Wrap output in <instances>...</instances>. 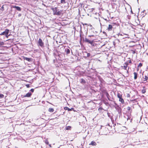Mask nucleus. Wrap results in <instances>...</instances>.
Segmentation results:
<instances>
[{"label":"nucleus","mask_w":148,"mask_h":148,"mask_svg":"<svg viewBox=\"0 0 148 148\" xmlns=\"http://www.w3.org/2000/svg\"><path fill=\"white\" fill-rule=\"evenodd\" d=\"M51 9L53 11L54 15L60 16L62 14L63 11L61 10H59L57 7L52 8Z\"/></svg>","instance_id":"1"},{"label":"nucleus","mask_w":148,"mask_h":148,"mask_svg":"<svg viewBox=\"0 0 148 148\" xmlns=\"http://www.w3.org/2000/svg\"><path fill=\"white\" fill-rule=\"evenodd\" d=\"M9 30L8 29H6L5 31L0 34V36L4 35L7 38H8V37L10 35L9 34Z\"/></svg>","instance_id":"2"},{"label":"nucleus","mask_w":148,"mask_h":148,"mask_svg":"<svg viewBox=\"0 0 148 148\" xmlns=\"http://www.w3.org/2000/svg\"><path fill=\"white\" fill-rule=\"evenodd\" d=\"M114 104L115 105H114V106L116 110L119 113L121 111V108L118 106V105L115 102H114Z\"/></svg>","instance_id":"3"},{"label":"nucleus","mask_w":148,"mask_h":148,"mask_svg":"<svg viewBox=\"0 0 148 148\" xmlns=\"http://www.w3.org/2000/svg\"><path fill=\"white\" fill-rule=\"evenodd\" d=\"M38 43V45L41 47H44V42H43L41 38H40L39 39Z\"/></svg>","instance_id":"4"},{"label":"nucleus","mask_w":148,"mask_h":148,"mask_svg":"<svg viewBox=\"0 0 148 148\" xmlns=\"http://www.w3.org/2000/svg\"><path fill=\"white\" fill-rule=\"evenodd\" d=\"M84 41L85 42H88L91 45H92L93 42V41L90 40L86 38H85Z\"/></svg>","instance_id":"5"},{"label":"nucleus","mask_w":148,"mask_h":148,"mask_svg":"<svg viewBox=\"0 0 148 148\" xmlns=\"http://www.w3.org/2000/svg\"><path fill=\"white\" fill-rule=\"evenodd\" d=\"M32 95V93L30 92H29L27 94H26L25 95H24L23 96V97H31V95Z\"/></svg>","instance_id":"6"},{"label":"nucleus","mask_w":148,"mask_h":148,"mask_svg":"<svg viewBox=\"0 0 148 148\" xmlns=\"http://www.w3.org/2000/svg\"><path fill=\"white\" fill-rule=\"evenodd\" d=\"M113 26L112 25L109 24L108 25V27L107 29V30H108L109 31H111L112 30V29L113 28Z\"/></svg>","instance_id":"7"},{"label":"nucleus","mask_w":148,"mask_h":148,"mask_svg":"<svg viewBox=\"0 0 148 148\" xmlns=\"http://www.w3.org/2000/svg\"><path fill=\"white\" fill-rule=\"evenodd\" d=\"M103 93L105 94L106 97L108 99H109L110 96L107 91H106V90H104Z\"/></svg>","instance_id":"8"},{"label":"nucleus","mask_w":148,"mask_h":148,"mask_svg":"<svg viewBox=\"0 0 148 148\" xmlns=\"http://www.w3.org/2000/svg\"><path fill=\"white\" fill-rule=\"evenodd\" d=\"M69 48H66L65 49V52H66V54H68L70 53V50L69 48Z\"/></svg>","instance_id":"9"},{"label":"nucleus","mask_w":148,"mask_h":148,"mask_svg":"<svg viewBox=\"0 0 148 148\" xmlns=\"http://www.w3.org/2000/svg\"><path fill=\"white\" fill-rule=\"evenodd\" d=\"M13 7L14 8H15L18 11H21V8L19 7L16 6H13Z\"/></svg>","instance_id":"10"},{"label":"nucleus","mask_w":148,"mask_h":148,"mask_svg":"<svg viewBox=\"0 0 148 148\" xmlns=\"http://www.w3.org/2000/svg\"><path fill=\"white\" fill-rule=\"evenodd\" d=\"M134 79L135 80L137 78L138 76V73H137L134 72Z\"/></svg>","instance_id":"11"},{"label":"nucleus","mask_w":148,"mask_h":148,"mask_svg":"<svg viewBox=\"0 0 148 148\" xmlns=\"http://www.w3.org/2000/svg\"><path fill=\"white\" fill-rule=\"evenodd\" d=\"M128 65V64L127 62H125L124 63V65L123 66L124 69L125 70L127 69V67Z\"/></svg>","instance_id":"12"},{"label":"nucleus","mask_w":148,"mask_h":148,"mask_svg":"<svg viewBox=\"0 0 148 148\" xmlns=\"http://www.w3.org/2000/svg\"><path fill=\"white\" fill-rule=\"evenodd\" d=\"M90 145H91L93 146H95L97 145L96 143L94 141H92L91 143L90 144Z\"/></svg>","instance_id":"13"},{"label":"nucleus","mask_w":148,"mask_h":148,"mask_svg":"<svg viewBox=\"0 0 148 148\" xmlns=\"http://www.w3.org/2000/svg\"><path fill=\"white\" fill-rule=\"evenodd\" d=\"M119 101L122 104L124 103V100L122 98L119 99Z\"/></svg>","instance_id":"14"},{"label":"nucleus","mask_w":148,"mask_h":148,"mask_svg":"<svg viewBox=\"0 0 148 148\" xmlns=\"http://www.w3.org/2000/svg\"><path fill=\"white\" fill-rule=\"evenodd\" d=\"M48 111L49 112H52L54 111V110L53 108H49Z\"/></svg>","instance_id":"15"},{"label":"nucleus","mask_w":148,"mask_h":148,"mask_svg":"<svg viewBox=\"0 0 148 148\" xmlns=\"http://www.w3.org/2000/svg\"><path fill=\"white\" fill-rule=\"evenodd\" d=\"M146 91V90L145 89V87H143V89L142 90L141 92L142 93L144 94L145 93Z\"/></svg>","instance_id":"16"},{"label":"nucleus","mask_w":148,"mask_h":148,"mask_svg":"<svg viewBox=\"0 0 148 148\" xmlns=\"http://www.w3.org/2000/svg\"><path fill=\"white\" fill-rule=\"evenodd\" d=\"M117 97L119 99L122 98V95L119 93H118L117 94Z\"/></svg>","instance_id":"17"},{"label":"nucleus","mask_w":148,"mask_h":148,"mask_svg":"<svg viewBox=\"0 0 148 148\" xmlns=\"http://www.w3.org/2000/svg\"><path fill=\"white\" fill-rule=\"evenodd\" d=\"M148 79V77L146 75L145 76V77L143 78V81H145Z\"/></svg>","instance_id":"18"},{"label":"nucleus","mask_w":148,"mask_h":148,"mask_svg":"<svg viewBox=\"0 0 148 148\" xmlns=\"http://www.w3.org/2000/svg\"><path fill=\"white\" fill-rule=\"evenodd\" d=\"M64 109L66 110H67L69 111H70L72 109H73V108H71V109H70L67 107H65L64 108Z\"/></svg>","instance_id":"19"},{"label":"nucleus","mask_w":148,"mask_h":148,"mask_svg":"<svg viewBox=\"0 0 148 148\" xmlns=\"http://www.w3.org/2000/svg\"><path fill=\"white\" fill-rule=\"evenodd\" d=\"M124 35H125L127 36H128V35L127 34H125L124 33H122V34H120L119 33L118 34V36H123Z\"/></svg>","instance_id":"20"},{"label":"nucleus","mask_w":148,"mask_h":148,"mask_svg":"<svg viewBox=\"0 0 148 148\" xmlns=\"http://www.w3.org/2000/svg\"><path fill=\"white\" fill-rule=\"evenodd\" d=\"M135 51L136 50L135 49V50H130L131 52L133 54H134L135 53Z\"/></svg>","instance_id":"21"},{"label":"nucleus","mask_w":148,"mask_h":148,"mask_svg":"<svg viewBox=\"0 0 148 148\" xmlns=\"http://www.w3.org/2000/svg\"><path fill=\"white\" fill-rule=\"evenodd\" d=\"M60 2L62 3H66L65 0H61Z\"/></svg>","instance_id":"22"},{"label":"nucleus","mask_w":148,"mask_h":148,"mask_svg":"<svg viewBox=\"0 0 148 148\" xmlns=\"http://www.w3.org/2000/svg\"><path fill=\"white\" fill-rule=\"evenodd\" d=\"M4 43L2 41H0V45L1 46L3 45H4Z\"/></svg>","instance_id":"23"},{"label":"nucleus","mask_w":148,"mask_h":148,"mask_svg":"<svg viewBox=\"0 0 148 148\" xmlns=\"http://www.w3.org/2000/svg\"><path fill=\"white\" fill-rule=\"evenodd\" d=\"M142 66V64L141 63H140L138 66V67H141Z\"/></svg>","instance_id":"24"},{"label":"nucleus","mask_w":148,"mask_h":148,"mask_svg":"<svg viewBox=\"0 0 148 148\" xmlns=\"http://www.w3.org/2000/svg\"><path fill=\"white\" fill-rule=\"evenodd\" d=\"M145 10H143L142 12H141V14H142V15H143V16H145V14H144V12H145Z\"/></svg>","instance_id":"25"},{"label":"nucleus","mask_w":148,"mask_h":148,"mask_svg":"<svg viewBox=\"0 0 148 148\" xmlns=\"http://www.w3.org/2000/svg\"><path fill=\"white\" fill-rule=\"evenodd\" d=\"M45 143L47 144V145H48L49 144V142H48V140L47 139L46 140H45Z\"/></svg>","instance_id":"26"},{"label":"nucleus","mask_w":148,"mask_h":148,"mask_svg":"<svg viewBox=\"0 0 148 148\" xmlns=\"http://www.w3.org/2000/svg\"><path fill=\"white\" fill-rule=\"evenodd\" d=\"M85 82V80L84 79H81V82Z\"/></svg>","instance_id":"27"},{"label":"nucleus","mask_w":148,"mask_h":148,"mask_svg":"<svg viewBox=\"0 0 148 148\" xmlns=\"http://www.w3.org/2000/svg\"><path fill=\"white\" fill-rule=\"evenodd\" d=\"M0 9L2 11H3L4 10V7L2 6L0 8Z\"/></svg>","instance_id":"28"},{"label":"nucleus","mask_w":148,"mask_h":148,"mask_svg":"<svg viewBox=\"0 0 148 148\" xmlns=\"http://www.w3.org/2000/svg\"><path fill=\"white\" fill-rule=\"evenodd\" d=\"M130 115H128L127 117V120L130 119Z\"/></svg>","instance_id":"29"},{"label":"nucleus","mask_w":148,"mask_h":148,"mask_svg":"<svg viewBox=\"0 0 148 148\" xmlns=\"http://www.w3.org/2000/svg\"><path fill=\"white\" fill-rule=\"evenodd\" d=\"M25 60L28 61H29L30 60V59L29 58H25Z\"/></svg>","instance_id":"30"},{"label":"nucleus","mask_w":148,"mask_h":148,"mask_svg":"<svg viewBox=\"0 0 148 148\" xmlns=\"http://www.w3.org/2000/svg\"><path fill=\"white\" fill-rule=\"evenodd\" d=\"M4 97V96L3 94H0V98H3Z\"/></svg>","instance_id":"31"},{"label":"nucleus","mask_w":148,"mask_h":148,"mask_svg":"<svg viewBox=\"0 0 148 148\" xmlns=\"http://www.w3.org/2000/svg\"><path fill=\"white\" fill-rule=\"evenodd\" d=\"M80 36L81 38L82 37V31L81 30L80 32Z\"/></svg>","instance_id":"32"},{"label":"nucleus","mask_w":148,"mask_h":148,"mask_svg":"<svg viewBox=\"0 0 148 148\" xmlns=\"http://www.w3.org/2000/svg\"><path fill=\"white\" fill-rule=\"evenodd\" d=\"M128 115L127 114H125L124 116V117L127 119V117Z\"/></svg>","instance_id":"33"},{"label":"nucleus","mask_w":148,"mask_h":148,"mask_svg":"<svg viewBox=\"0 0 148 148\" xmlns=\"http://www.w3.org/2000/svg\"><path fill=\"white\" fill-rule=\"evenodd\" d=\"M131 107L129 106L127 107V109L128 110H131Z\"/></svg>","instance_id":"34"},{"label":"nucleus","mask_w":148,"mask_h":148,"mask_svg":"<svg viewBox=\"0 0 148 148\" xmlns=\"http://www.w3.org/2000/svg\"><path fill=\"white\" fill-rule=\"evenodd\" d=\"M103 108H102L100 107L98 109V110L99 111L101 110H102Z\"/></svg>","instance_id":"35"},{"label":"nucleus","mask_w":148,"mask_h":148,"mask_svg":"<svg viewBox=\"0 0 148 148\" xmlns=\"http://www.w3.org/2000/svg\"><path fill=\"white\" fill-rule=\"evenodd\" d=\"M34 89H32L30 90V91L32 92H33L34 91Z\"/></svg>","instance_id":"36"},{"label":"nucleus","mask_w":148,"mask_h":148,"mask_svg":"<svg viewBox=\"0 0 148 148\" xmlns=\"http://www.w3.org/2000/svg\"><path fill=\"white\" fill-rule=\"evenodd\" d=\"M94 35H89L88 36L89 37H94Z\"/></svg>","instance_id":"37"},{"label":"nucleus","mask_w":148,"mask_h":148,"mask_svg":"<svg viewBox=\"0 0 148 148\" xmlns=\"http://www.w3.org/2000/svg\"><path fill=\"white\" fill-rule=\"evenodd\" d=\"M104 103L106 105L108 104V103L107 102H104Z\"/></svg>","instance_id":"38"},{"label":"nucleus","mask_w":148,"mask_h":148,"mask_svg":"<svg viewBox=\"0 0 148 148\" xmlns=\"http://www.w3.org/2000/svg\"><path fill=\"white\" fill-rule=\"evenodd\" d=\"M26 86L27 88H28L29 87V84H27L26 85Z\"/></svg>","instance_id":"39"},{"label":"nucleus","mask_w":148,"mask_h":148,"mask_svg":"<svg viewBox=\"0 0 148 148\" xmlns=\"http://www.w3.org/2000/svg\"><path fill=\"white\" fill-rule=\"evenodd\" d=\"M48 145H49V147H51V144H48Z\"/></svg>","instance_id":"40"},{"label":"nucleus","mask_w":148,"mask_h":148,"mask_svg":"<svg viewBox=\"0 0 148 148\" xmlns=\"http://www.w3.org/2000/svg\"><path fill=\"white\" fill-rule=\"evenodd\" d=\"M129 63H132V62L131 61V60H130L129 61Z\"/></svg>","instance_id":"41"},{"label":"nucleus","mask_w":148,"mask_h":148,"mask_svg":"<svg viewBox=\"0 0 148 148\" xmlns=\"http://www.w3.org/2000/svg\"><path fill=\"white\" fill-rule=\"evenodd\" d=\"M90 55V54L89 53H88L87 56H88Z\"/></svg>","instance_id":"42"},{"label":"nucleus","mask_w":148,"mask_h":148,"mask_svg":"<svg viewBox=\"0 0 148 148\" xmlns=\"http://www.w3.org/2000/svg\"><path fill=\"white\" fill-rule=\"evenodd\" d=\"M137 71H138V70H139V69H138V68H137Z\"/></svg>","instance_id":"43"},{"label":"nucleus","mask_w":148,"mask_h":148,"mask_svg":"<svg viewBox=\"0 0 148 148\" xmlns=\"http://www.w3.org/2000/svg\"><path fill=\"white\" fill-rule=\"evenodd\" d=\"M127 72L128 73V71H127Z\"/></svg>","instance_id":"44"}]
</instances>
